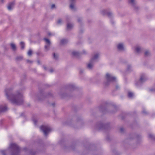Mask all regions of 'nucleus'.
<instances>
[{
    "label": "nucleus",
    "mask_w": 155,
    "mask_h": 155,
    "mask_svg": "<svg viewBox=\"0 0 155 155\" xmlns=\"http://www.w3.org/2000/svg\"><path fill=\"white\" fill-rule=\"evenodd\" d=\"M150 54V52L148 51H146L145 52V55L146 56H148Z\"/></svg>",
    "instance_id": "29"
},
{
    "label": "nucleus",
    "mask_w": 155,
    "mask_h": 155,
    "mask_svg": "<svg viewBox=\"0 0 155 155\" xmlns=\"http://www.w3.org/2000/svg\"><path fill=\"white\" fill-rule=\"evenodd\" d=\"M26 61L28 63H32V61L29 60H26Z\"/></svg>",
    "instance_id": "33"
},
{
    "label": "nucleus",
    "mask_w": 155,
    "mask_h": 155,
    "mask_svg": "<svg viewBox=\"0 0 155 155\" xmlns=\"http://www.w3.org/2000/svg\"><path fill=\"white\" fill-rule=\"evenodd\" d=\"M51 106L54 107V106L55 104L54 103H53L50 104Z\"/></svg>",
    "instance_id": "37"
},
{
    "label": "nucleus",
    "mask_w": 155,
    "mask_h": 155,
    "mask_svg": "<svg viewBox=\"0 0 155 155\" xmlns=\"http://www.w3.org/2000/svg\"><path fill=\"white\" fill-rule=\"evenodd\" d=\"M52 95V94L51 93H48L47 94L46 96L49 97L51 96Z\"/></svg>",
    "instance_id": "32"
},
{
    "label": "nucleus",
    "mask_w": 155,
    "mask_h": 155,
    "mask_svg": "<svg viewBox=\"0 0 155 155\" xmlns=\"http://www.w3.org/2000/svg\"><path fill=\"white\" fill-rule=\"evenodd\" d=\"M82 19L80 18H79L78 19V22H80V21H81Z\"/></svg>",
    "instance_id": "39"
},
{
    "label": "nucleus",
    "mask_w": 155,
    "mask_h": 155,
    "mask_svg": "<svg viewBox=\"0 0 155 155\" xmlns=\"http://www.w3.org/2000/svg\"><path fill=\"white\" fill-rule=\"evenodd\" d=\"M86 53H87V52L85 50H83L81 53V54H85Z\"/></svg>",
    "instance_id": "35"
},
{
    "label": "nucleus",
    "mask_w": 155,
    "mask_h": 155,
    "mask_svg": "<svg viewBox=\"0 0 155 155\" xmlns=\"http://www.w3.org/2000/svg\"><path fill=\"white\" fill-rule=\"evenodd\" d=\"M1 2H4V0H1Z\"/></svg>",
    "instance_id": "47"
},
{
    "label": "nucleus",
    "mask_w": 155,
    "mask_h": 155,
    "mask_svg": "<svg viewBox=\"0 0 155 155\" xmlns=\"http://www.w3.org/2000/svg\"><path fill=\"white\" fill-rule=\"evenodd\" d=\"M129 2L135 10H137L139 8V7L137 5L136 0H129Z\"/></svg>",
    "instance_id": "7"
},
{
    "label": "nucleus",
    "mask_w": 155,
    "mask_h": 155,
    "mask_svg": "<svg viewBox=\"0 0 155 155\" xmlns=\"http://www.w3.org/2000/svg\"><path fill=\"white\" fill-rule=\"evenodd\" d=\"M8 110V108L6 104L0 105V114L5 112Z\"/></svg>",
    "instance_id": "8"
},
{
    "label": "nucleus",
    "mask_w": 155,
    "mask_h": 155,
    "mask_svg": "<svg viewBox=\"0 0 155 155\" xmlns=\"http://www.w3.org/2000/svg\"><path fill=\"white\" fill-rule=\"evenodd\" d=\"M65 143L66 141L64 138H63L61 139L59 142V144L63 146V147L65 145Z\"/></svg>",
    "instance_id": "16"
},
{
    "label": "nucleus",
    "mask_w": 155,
    "mask_h": 155,
    "mask_svg": "<svg viewBox=\"0 0 155 155\" xmlns=\"http://www.w3.org/2000/svg\"><path fill=\"white\" fill-rule=\"evenodd\" d=\"M41 130L45 136L47 135L51 130V129L48 126H43L40 127Z\"/></svg>",
    "instance_id": "5"
},
{
    "label": "nucleus",
    "mask_w": 155,
    "mask_h": 155,
    "mask_svg": "<svg viewBox=\"0 0 155 155\" xmlns=\"http://www.w3.org/2000/svg\"><path fill=\"white\" fill-rule=\"evenodd\" d=\"M143 113L144 114H146L147 113V112L145 110H143Z\"/></svg>",
    "instance_id": "42"
},
{
    "label": "nucleus",
    "mask_w": 155,
    "mask_h": 155,
    "mask_svg": "<svg viewBox=\"0 0 155 155\" xmlns=\"http://www.w3.org/2000/svg\"><path fill=\"white\" fill-rule=\"evenodd\" d=\"M77 121L80 123H81L82 122V120L81 119L79 118L77 119Z\"/></svg>",
    "instance_id": "34"
},
{
    "label": "nucleus",
    "mask_w": 155,
    "mask_h": 155,
    "mask_svg": "<svg viewBox=\"0 0 155 155\" xmlns=\"http://www.w3.org/2000/svg\"><path fill=\"white\" fill-rule=\"evenodd\" d=\"M101 13L102 15H104L107 14L109 17H111L112 16L113 14L112 12H108L106 10H103L101 11Z\"/></svg>",
    "instance_id": "10"
},
{
    "label": "nucleus",
    "mask_w": 155,
    "mask_h": 155,
    "mask_svg": "<svg viewBox=\"0 0 155 155\" xmlns=\"http://www.w3.org/2000/svg\"><path fill=\"white\" fill-rule=\"evenodd\" d=\"M67 40L66 39H62L61 40L60 42V44L61 45H64L65 43H67Z\"/></svg>",
    "instance_id": "20"
},
{
    "label": "nucleus",
    "mask_w": 155,
    "mask_h": 155,
    "mask_svg": "<svg viewBox=\"0 0 155 155\" xmlns=\"http://www.w3.org/2000/svg\"><path fill=\"white\" fill-rule=\"evenodd\" d=\"M44 40L45 41L46 44H47V45L45 46V49L46 51H48L49 49L51 42L47 38H44Z\"/></svg>",
    "instance_id": "9"
},
{
    "label": "nucleus",
    "mask_w": 155,
    "mask_h": 155,
    "mask_svg": "<svg viewBox=\"0 0 155 155\" xmlns=\"http://www.w3.org/2000/svg\"><path fill=\"white\" fill-rule=\"evenodd\" d=\"M43 68L45 70H46V67L45 66H44Z\"/></svg>",
    "instance_id": "44"
},
{
    "label": "nucleus",
    "mask_w": 155,
    "mask_h": 155,
    "mask_svg": "<svg viewBox=\"0 0 155 155\" xmlns=\"http://www.w3.org/2000/svg\"><path fill=\"white\" fill-rule=\"evenodd\" d=\"M37 62H38V64H40V61H37Z\"/></svg>",
    "instance_id": "48"
},
{
    "label": "nucleus",
    "mask_w": 155,
    "mask_h": 155,
    "mask_svg": "<svg viewBox=\"0 0 155 155\" xmlns=\"http://www.w3.org/2000/svg\"><path fill=\"white\" fill-rule=\"evenodd\" d=\"M5 92L7 99L12 104L16 105L22 104L23 102V95L19 91L13 93L12 89L10 88L6 89Z\"/></svg>",
    "instance_id": "1"
},
{
    "label": "nucleus",
    "mask_w": 155,
    "mask_h": 155,
    "mask_svg": "<svg viewBox=\"0 0 155 155\" xmlns=\"http://www.w3.org/2000/svg\"><path fill=\"white\" fill-rule=\"evenodd\" d=\"M67 27H68V24H67Z\"/></svg>",
    "instance_id": "51"
},
{
    "label": "nucleus",
    "mask_w": 155,
    "mask_h": 155,
    "mask_svg": "<svg viewBox=\"0 0 155 155\" xmlns=\"http://www.w3.org/2000/svg\"><path fill=\"white\" fill-rule=\"evenodd\" d=\"M48 35L49 36H51V35H54L53 34H52L51 33H48Z\"/></svg>",
    "instance_id": "43"
},
{
    "label": "nucleus",
    "mask_w": 155,
    "mask_h": 155,
    "mask_svg": "<svg viewBox=\"0 0 155 155\" xmlns=\"http://www.w3.org/2000/svg\"><path fill=\"white\" fill-rule=\"evenodd\" d=\"M128 96L129 97L131 98L134 97V93L131 92L129 91L128 92Z\"/></svg>",
    "instance_id": "21"
},
{
    "label": "nucleus",
    "mask_w": 155,
    "mask_h": 155,
    "mask_svg": "<svg viewBox=\"0 0 155 155\" xmlns=\"http://www.w3.org/2000/svg\"><path fill=\"white\" fill-rule=\"evenodd\" d=\"M149 138L152 139H155V137H154L153 135L152 134H149Z\"/></svg>",
    "instance_id": "24"
},
{
    "label": "nucleus",
    "mask_w": 155,
    "mask_h": 155,
    "mask_svg": "<svg viewBox=\"0 0 155 155\" xmlns=\"http://www.w3.org/2000/svg\"><path fill=\"white\" fill-rule=\"evenodd\" d=\"M76 0H70V9L72 11H74L76 9L75 6V3Z\"/></svg>",
    "instance_id": "6"
},
{
    "label": "nucleus",
    "mask_w": 155,
    "mask_h": 155,
    "mask_svg": "<svg viewBox=\"0 0 155 155\" xmlns=\"http://www.w3.org/2000/svg\"><path fill=\"white\" fill-rule=\"evenodd\" d=\"M2 155H6L5 153V151L4 150H2L0 151Z\"/></svg>",
    "instance_id": "30"
},
{
    "label": "nucleus",
    "mask_w": 155,
    "mask_h": 155,
    "mask_svg": "<svg viewBox=\"0 0 155 155\" xmlns=\"http://www.w3.org/2000/svg\"><path fill=\"white\" fill-rule=\"evenodd\" d=\"M32 52L31 50L30 49L28 52V56H30L32 54Z\"/></svg>",
    "instance_id": "28"
},
{
    "label": "nucleus",
    "mask_w": 155,
    "mask_h": 155,
    "mask_svg": "<svg viewBox=\"0 0 155 155\" xmlns=\"http://www.w3.org/2000/svg\"><path fill=\"white\" fill-rule=\"evenodd\" d=\"M147 79V78L145 74H142L140 76V80L139 81V84H137V85H139L140 83L145 81Z\"/></svg>",
    "instance_id": "11"
},
{
    "label": "nucleus",
    "mask_w": 155,
    "mask_h": 155,
    "mask_svg": "<svg viewBox=\"0 0 155 155\" xmlns=\"http://www.w3.org/2000/svg\"><path fill=\"white\" fill-rule=\"evenodd\" d=\"M119 88V87L118 86H116V88L117 89Z\"/></svg>",
    "instance_id": "46"
},
{
    "label": "nucleus",
    "mask_w": 155,
    "mask_h": 155,
    "mask_svg": "<svg viewBox=\"0 0 155 155\" xmlns=\"http://www.w3.org/2000/svg\"><path fill=\"white\" fill-rule=\"evenodd\" d=\"M118 50L120 51H123L124 50L125 47L124 44L123 43H119L117 45Z\"/></svg>",
    "instance_id": "12"
},
{
    "label": "nucleus",
    "mask_w": 155,
    "mask_h": 155,
    "mask_svg": "<svg viewBox=\"0 0 155 155\" xmlns=\"http://www.w3.org/2000/svg\"><path fill=\"white\" fill-rule=\"evenodd\" d=\"M74 24L73 23L68 21V30L73 28L74 27Z\"/></svg>",
    "instance_id": "19"
},
{
    "label": "nucleus",
    "mask_w": 155,
    "mask_h": 155,
    "mask_svg": "<svg viewBox=\"0 0 155 155\" xmlns=\"http://www.w3.org/2000/svg\"><path fill=\"white\" fill-rule=\"evenodd\" d=\"M99 54L97 53L95 54L92 57L89 63L87 65V68L89 69H91L93 67L94 62L97 61L99 57Z\"/></svg>",
    "instance_id": "3"
},
{
    "label": "nucleus",
    "mask_w": 155,
    "mask_h": 155,
    "mask_svg": "<svg viewBox=\"0 0 155 155\" xmlns=\"http://www.w3.org/2000/svg\"><path fill=\"white\" fill-rule=\"evenodd\" d=\"M9 149L11 152V155H19L20 149L19 147L15 143L11 144Z\"/></svg>",
    "instance_id": "2"
},
{
    "label": "nucleus",
    "mask_w": 155,
    "mask_h": 155,
    "mask_svg": "<svg viewBox=\"0 0 155 155\" xmlns=\"http://www.w3.org/2000/svg\"><path fill=\"white\" fill-rule=\"evenodd\" d=\"M29 155H35V152L32 150H30L28 151Z\"/></svg>",
    "instance_id": "27"
},
{
    "label": "nucleus",
    "mask_w": 155,
    "mask_h": 155,
    "mask_svg": "<svg viewBox=\"0 0 155 155\" xmlns=\"http://www.w3.org/2000/svg\"><path fill=\"white\" fill-rule=\"evenodd\" d=\"M106 78L107 81L106 83H105L106 86H107L109 84V83L111 82H115L116 81V78L112 74L109 73H107L106 75Z\"/></svg>",
    "instance_id": "4"
},
{
    "label": "nucleus",
    "mask_w": 155,
    "mask_h": 155,
    "mask_svg": "<svg viewBox=\"0 0 155 155\" xmlns=\"http://www.w3.org/2000/svg\"><path fill=\"white\" fill-rule=\"evenodd\" d=\"M101 125H102V127H101V128H102V126H103V124H102Z\"/></svg>",
    "instance_id": "52"
},
{
    "label": "nucleus",
    "mask_w": 155,
    "mask_h": 155,
    "mask_svg": "<svg viewBox=\"0 0 155 155\" xmlns=\"http://www.w3.org/2000/svg\"><path fill=\"white\" fill-rule=\"evenodd\" d=\"M135 51L137 53H140L142 51V49L139 46H137L135 48Z\"/></svg>",
    "instance_id": "15"
},
{
    "label": "nucleus",
    "mask_w": 155,
    "mask_h": 155,
    "mask_svg": "<svg viewBox=\"0 0 155 155\" xmlns=\"http://www.w3.org/2000/svg\"><path fill=\"white\" fill-rule=\"evenodd\" d=\"M151 91H155V89H150Z\"/></svg>",
    "instance_id": "45"
},
{
    "label": "nucleus",
    "mask_w": 155,
    "mask_h": 155,
    "mask_svg": "<svg viewBox=\"0 0 155 155\" xmlns=\"http://www.w3.org/2000/svg\"><path fill=\"white\" fill-rule=\"evenodd\" d=\"M71 53L72 56L76 57H78L80 55L79 53H78V52L74 51L71 52Z\"/></svg>",
    "instance_id": "17"
},
{
    "label": "nucleus",
    "mask_w": 155,
    "mask_h": 155,
    "mask_svg": "<svg viewBox=\"0 0 155 155\" xmlns=\"http://www.w3.org/2000/svg\"><path fill=\"white\" fill-rule=\"evenodd\" d=\"M120 130L121 132H123L124 131V129L123 128H121L120 129Z\"/></svg>",
    "instance_id": "38"
},
{
    "label": "nucleus",
    "mask_w": 155,
    "mask_h": 155,
    "mask_svg": "<svg viewBox=\"0 0 155 155\" xmlns=\"http://www.w3.org/2000/svg\"><path fill=\"white\" fill-rule=\"evenodd\" d=\"M22 59V57L21 56H18L16 58V60L18 61L21 60Z\"/></svg>",
    "instance_id": "25"
},
{
    "label": "nucleus",
    "mask_w": 155,
    "mask_h": 155,
    "mask_svg": "<svg viewBox=\"0 0 155 155\" xmlns=\"http://www.w3.org/2000/svg\"><path fill=\"white\" fill-rule=\"evenodd\" d=\"M15 5V3L14 2L9 3L7 6V8L8 10H11L14 8Z\"/></svg>",
    "instance_id": "14"
},
{
    "label": "nucleus",
    "mask_w": 155,
    "mask_h": 155,
    "mask_svg": "<svg viewBox=\"0 0 155 155\" xmlns=\"http://www.w3.org/2000/svg\"><path fill=\"white\" fill-rule=\"evenodd\" d=\"M49 71L50 72L52 73L54 71V70L53 69L51 68L49 70Z\"/></svg>",
    "instance_id": "36"
},
{
    "label": "nucleus",
    "mask_w": 155,
    "mask_h": 155,
    "mask_svg": "<svg viewBox=\"0 0 155 155\" xmlns=\"http://www.w3.org/2000/svg\"><path fill=\"white\" fill-rule=\"evenodd\" d=\"M131 68V66L130 65H128L127 67V69L128 70H129V69Z\"/></svg>",
    "instance_id": "40"
},
{
    "label": "nucleus",
    "mask_w": 155,
    "mask_h": 155,
    "mask_svg": "<svg viewBox=\"0 0 155 155\" xmlns=\"http://www.w3.org/2000/svg\"><path fill=\"white\" fill-rule=\"evenodd\" d=\"M76 88L73 84H70L68 85V92H72L76 89Z\"/></svg>",
    "instance_id": "13"
},
{
    "label": "nucleus",
    "mask_w": 155,
    "mask_h": 155,
    "mask_svg": "<svg viewBox=\"0 0 155 155\" xmlns=\"http://www.w3.org/2000/svg\"><path fill=\"white\" fill-rule=\"evenodd\" d=\"M55 7V5L54 4H53L51 6V8H53Z\"/></svg>",
    "instance_id": "41"
},
{
    "label": "nucleus",
    "mask_w": 155,
    "mask_h": 155,
    "mask_svg": "<svg viewBox=\"0 0 155 155\" xmlns=\"http://www.w3.org/2000/svg\"><path fill=\"white\" fill-rule=\"evenodd\" d=\"M33 121L34 124L36 125V122H37V120L35 119H33Z\"/></svg>",
    "instance_id": "31"
},
{
    "label": "nucleus",
    "mask_w": 155,
    "mask_h": 155,
    "mask_svg": "<svg viewBox=\"0 0 155 155\" xmlns=\"http://www.w3.org/2000/svg\"><path fill=\"white\" fill-rule=\"evenodd\" d=\"M111 22L112 23V24H114V22L113 21H111Z\"/></svg>",
    "instance_id": "50"
},
{
    "label": "nucleus",
    "mask_w": 155,
    "mask_h": 155,
    "mask_svg": "<svg viewBox=\"0 0 155 155\" xmlns=\"http://www.w3.org/2000/svg\"><path fill=\"white\" fill-rule=\"evenodd\" d=\"M62 22V20L61 19H59L57 22V24L58 25H61Z\"/></svg>",
    "instance_id": "22"
},
{
    "label": "nucleus",
    "mask_w": 155,
    "mask_h": 155,
    "mask_svg": "<svg viewBox=\"0 0 155 155\" xmlns=\"http://www.w3.org/2000/svg\"><path fill=\"white\" fill-rule=\"evenodd\" d=\"M10 46L13 51H15L16 50V47L14 44L13 43H11Z\"/></svg>",
    "instance_id": "18"
},
{
    "label": "nucleus",
    "mask_w": 155,
    "mask_h": 155,
    "mask_svg": "<svg viewBox=\"0 0 155 155\" xmlns=\"http://www.w3.org/2000/svg\"><path fill=\"white\" fill-rule=\"evenodd\" d=\"M53 54L54 58L55 59H57L58 57V54H55V53H53Z\"/></svg>",
    "instance_id": "23"
},
{
    "label": "nucleus",
    "mask_w": 155,
    "mask_h": 155,
    "mask_svg": "<svg viewBox=\"0 0 155 155\" xmlns=\"http://www.w3.org/2000/svg\"><path fill=\"white\" fill-rule=\"evenodd\" d=\"M21 48L22 49H23L24 48L25 44L23 42H21L20 43Z\"/></svg>",
    "instance_id": "26"
},
{
    "label": "nucleus",
    "mask_w": 155,
    "mask_h": 155,
    "mask_svg": "<svg viewBox=\"0 0 155 155\" xmlns=\"http://www.w3.org/2000/svg\"><path fill=\"white\" fill-rule=\"evenodd\" d=\"M59 94L60 95H62V94H61V93L60 92V93H59Z\"/></svg>",
    "instance_id": "49"
}]
</instances>
